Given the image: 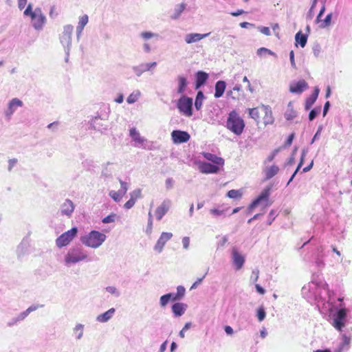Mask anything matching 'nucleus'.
Masks as SVG:
<instances>
[{"mask_svg":"<svg viewBox=\"0 0 352 352\" xmlns=\"http://www.w3.org/2000/svg\"><path fill=\"white\" fill-rule=\"evenodd\" d=\"M208 78V75L204 72L199 71L196 74V89L202 86Z\"/></svg>","mask_w":352,"mask_h":352,"instance_id":"nucleus-23","label":"nucleus"},{"mask_svg":"<svg viewBox=\"0 0 352 352\" xmlns=\"http://www.w3.org/2000/svg\"><path fill=\"white\" fill-rule=\"evenodd\" d=\"M205 276H206V275H204L202 278H198V279H197V280H196V281L192 284V285L191 286L190 289H195V288L197 287V285H199V284L202 282V280H203V279L204 278Z\"/></svg>","mask_w":352,"mask_h":352,"instance_id":"nucleus-54","label":"nucleus"},{"mask_svg":"<svg viewBox=\"0 0 352 352\" xmlns=\"http://www.w3.org/2000/svg\"><path fill=\"white\" fill-rule=\"evenodd\" d=\"M37 309L36 306H32L27 309L25 311L21 314V318L24 319L30 312L35 311Z\"/></svg>","mask_w":352,"mask_h":352,"instance_id":"nucleus-42","label":"nucleus"},{"mask_svg":"<svg viewBox=\"0 0 352 352\" xmlns=\"http://www.w3.org/2000/svg\"><path fill=\"white\" fill-rule=\"evenodd\" d=\"M227 128L236 135H241L245 128V122L239 113L233 110L230 112L227 122Z\"/></svg>","mask_w":352,"mask_h":352,"instance_id":"nucleus-3","label":"nucleus"},{"mask_svg":"<svg viewBox=\"0 0 352 352\" xmlns=\"http://www.w3.org/2000/svg\"><path fill=\"white\" fill-rule=\"evenodd\" d=\"M142 197V190L141 189H135L133 191H132L130 193V199L129 201H127L124 205V207L126 209H130L132 207L134 206L138 199H140Z\"/></svg>","mask_w":352,"mask_h":352,"instance_id":"nucleus-13","label":"nucleus"},{"mask_svg":"<svg viewBox=\"0 0 352 352\" xmlns=\"http://www.w3.org/2000/svg\"><path fill=\"white\" fill-rule=\"evenodd\" d=\"M256 290L260 294H264L265 293V290L259 285L256 284L255 285Z\"/></svg>","mask_w":352,"mask_h":352,"instance_id":"nucleus-56","label":"nucleus"},{"mask_svg":"<svg viewBox=\"0 0 352 352\" xmlns=\"http://www.w3.org/2000/svg\"><path fill=\"white\" fill-rule=\"evenodd\" d=\"M186 307L187 305L184 303L177 302L172 306V311L175 316H180L184 314Z\"/></svg>","mask_w":352,"mask_h":352,"instance_id":"nucleus-25","label":"nucleus"},{"mask_svg":"<svg viewBox=\"0 0 352 352\" xmlns=\"http://www.w3.org/2000/svg\"><path fill=\"white\" fill-rule=\"evenodd\" d=\"M106 289L111 294H115L116 292V289L114 287H107Z\"/></svg>","mask_w":352,"mask_h":352,"instance_id":"nucleus-64","label":"nucleus"},{"mask_svg":"<svg viewBox=\"0 0 352 352\" xmlns=\"http://www.w3.org/2000/svg\"><path fill=\"white\" fill-rule=\"evenodd\" d=\"M130 135L133 140L138 143L142 144L144 141V139L140 136V134L134 128L130 130Z\"/></svg>","mask_w":352,"mask_h":352,"instance_id":"nucleus-34","label":"nucleus"},{"mask_svg":"<svg viewBox=\"0 0 352 352\" xmlns=\"http://www.w3.org/2000/svg\"><path fill=\"white\" fill-rule=\"evenodd\" d=\"M170 296H171L170 295H168V294L161 296V298H160V305L162 307L166 306L167 305V303L168 302V301L170 300Z\"/></svg>","mask_w":352,"mask_h":352,"instance_id":"nucleus-43","label":"nucleus"},{"mask_svg":"<svg viewBox=\"0 0 352 352\" xmlns=\"http://www.w3.org/2000/svg\"><path fill=\"white\" fill-rule=\"evenodd\" d=\"M171 138L174 144H179L187 142L190 140V135L186 131L174 130L171 133Z\"/></svg>","mask_w":352,"mask_h":352,"instance_id":"nucleus-10","label":"nucleus"},{"mask_svg":"<svg viewBox=\"0 0 352 352\" xmlns=\"http://www.w3.org/2000/svg\"><path fill=\"white\" fill-rule=\"evenodd\" d=\"M78 232L76 227L64 232L56 240V244L58 248H63L67 245L75 237Z\"/></svg>","mask_w":352,"mask_h":352,"instance_id":"nucleus-7","label":"nucleus"},{"mask_svg":"<svg viewBox=\"0 0 352 352\" xmlns=\"http://www.w3.org/2000/svg\"><path fill=\"white\" fill-rule=\"evenodd\" d=\"M115 217H116L115 214H111L105 217L104 218H103L102 221L104 223H108L113 222L115 221Z\"/></svg>","mask_w":352,"mask_h":352,"instance_id":"nucleus-44","label":"nucleus"},{"mask_svg":"<svg viewBox=\"0 0 352 352\" xmlns=\"http://www.w3.org/2000/svg\"><path fill=\"white\" fill-rule=\"evenodd\" d=\"M170 206V201L169 200H164L160 206H159L155 210V214L157 220H161L162 217L168 211Z\"/></svg>","mask_w":352,"mask_h":352,"instance_id":"nucleus-15","label":"nucleus"},{"mask_svg":"<svg viewBox=\"0 0 352 352\" xmlns=\"http://www.w3.org/2000/svg\"><path fill=\"white\" fill-rule=\"evenodd\" d=\"M232 254L233 263L235 265L236 270H239L240 269L242 268L244 264V256L242 254H241L238 252V250L234 248L232 249Z\"/></svg>","mask_w":352,"mask_h":352,"instance_id":"nucleus-16","label":"nucleus"},{"mask_svg":"<svg viewBox=\"0 0 352 352\" xmlns=\"http://www.w3.org/2000/svg\"><path fill=\"white\" fill-rule=\"evenodd\" d=\"M172 236L173 234L170 232H162L155 245V250L158 252H161L166 243L169 241Z\"/></svg>","mask_w":352,"mask_h":352,"instance_id":"nucleus-14","label":"nucleus"},{"mask_svg":"<svg viewBox=\"0 0 352 352\" xmlns=\"http://www.w3.org/2000/svg\"><path fill=\"white\" fill-rule=\"evenodd\" d=\"M198 168L199 171L204 174L217 173L220 170L219 166L206 162H199Z\"/></svg>","mask_w":352,"mask_h":352,"instance_id":"nucleus-11","label":"nucleus"},{"mask_svg":"<svg viewBox=\"0 0 352 352\" xmlns=\"http://www.w3.org/2000/svg\"><path fill=\"white\" fill-rule=\"evenodd\" d=\"M203 156L205 159L214 163V165L218 166H223L224 165V160L222 157H218L210 153H203Z\"/></svg>","mask_w":352,"mask_h":352,"instance_id":"nucleus-17","label":"nucleus"},{"mask_svg":"<svg viewBox=\"0 0 352 352\" xmlns=\"http://www.w3.org/2000/svg\"><path fill=\"white\" fill-rule=\"evenodd\" d=\"M204 98V95L202 91H198L195 102V106L197 110H199L201 108L202 106V102Z\"/></svg>","mask_w":352,"mask_h":352,"instance_id":"nucleus-35","label":"nucleus"},{"mask_svg":"<svg viewBox=\"0 0 352 352\" xmlns=\"http://www.w3.org/2000/svg\"><path fill=\"white\" fill-rule=\"evenodd\" d=\"M23 102L18 98H13L8 104L6 116H10L13 114L17 107H21Z\"/></svg>","mask_w":352,"mask_h":352,"instance_id":"nucleus-21","label":"nucleus"},{"mask_svg":"<svg viewBox=\"0 0 352 352\" xmlns=\"http://www.w3.org/2000/svg\"><path fill=\"white\" fill-rule=\"evenodd\" d=\"M210 212L214 215H221L223 213V211L218 209H211Z\"/></svg>","mask_w":352,"mask_h":352,"instance_id":"nucleus-59","label":"nucleus"},{"mask_svg":"<svg viewBox=\"0 0 352 352\" xmlns=\"http://www.w3.org/2000/svg\"><path fill=\"white\" fill-rule=\"evenodd\" d=\"M58 14V11L55 6H52L50 8L49 15L51 18H55Z\"/></svg>","mask_w":352,"mask_h":352,"instance_id":"nucleus-46","label":"nucleus"},{"mask_svg":"<svg viewBox=\"0 0 352 352\" xmlns=\"http://www.w3.org/2000/svg\"><path fill=\"white\" fill-rule=\"evenodd\" d=\"M243 190H230L227 192V196L230 199H240L243 196Z\"/></svg>","mask_w":352,"mask_h":352,"instance_id":"nucleus-32","label":"nucleus"},{"mask_svg":"<svg viewBox=\"0 0 352 352\" xmlns=\"http://www.w3.org/2000/svg\"><path fill=\"white\" fill-rule=\"evenodd\" d=\"M23 14L30 17L32 25L35 30H41L43 28L46 23V18L41 8H36L34 10H32L31 4H29Z\"/></svg>","mask_w":352,"mask_h":352,"instance_id":"nucleus-2","label":"nucleus"},{"mask_svg":"<svg viewBox=\"0 0 352 352\" xmlns=\"http://www.w3.org/2000/svg\"><path fill=\"white\" fill-rule=\"evenodd\" d=\"M308 88V84L305 80L293 82L289 85V91L293 94H301Z\"/></svg>","mask_w":352,"mask_h":352,"instance_id":"nucleus-12","label":"nucleus"},{"mask_svg":"<svg viewBox=\"0 0 352 352\" xmlns=\"http://www.w3.org/2000/svg\"><path fill=\"white\" fill-rule=\"evenodd\" d=\"M74 210L73 202L69 199H66L63 204L60 212L63 215L71 216Z\"/></svg>","mask_w":352,"mask_h":352,"instance_id":"nucleus-18","label":"nucleus"},{"mask_svg":"<svg viewBox=\"0 0 352 352\" xmlns=\"http://www.w3.org/2000/svg\"><path fill=\"white\" fill-rule=\"evenodd\" d=\"M177 107L179 112L186 117L192 115V99L182 96L177 101Z\"/></svg>","mask_w":352,"mask_h":352,"instance_id":"nucleus-6","label":"nucleus"},{"mask_svg":"<svg viewBox=\"0 0 352 352\" xmlns=\"http://www.w3.org/2000/svg\"><path fill=\"white\" fill-rule=\"evenodd\" d=\"M18 1V7L20 10H23L26 3H27V0H17Z\"/></svg>","mask_w":352,"mask_h":352,"instance_id":"nucleus-53","label":"nucleus"},{"mask_svg":"<svg viewBox=\"0 0 352 352\" xmlns=\"http://www.w3.org/2000/svg\"><path fill=\"white\" fill-rule=\"evenodd\" d=\"M88 20H89V18L87 14H85L80 17L78 25L77 26V30L78 32L80 33L82 31L85 26L87 24Z\"/></svg>","mask_w":352,"mask_h":352,"instance_id":"nucleus-33","label":"nucleus"},{"mask_svg":"<svg viewBox=\"0 0 352 352\" xmlns=\"http://www.w3.org/2000/svg\"><path fill=\"white\" fill-rule=\"evenodd\" d=\"M177 81H178V88H177V93L179 94H183L188 85L187 79L186 77L183 76H179L177 77Z\"/></svg>","mask_w":352,"mask_h":352,"instance_id":"nucleus-28","label":"nucleus"},{"mask_svg":"<svg viewBox=\"0 0 352 352\" xmlns=\"http://www.w3.org/2000/svg\"><path fill=\"white\" fill-rule=\"evenodd\" d=\"M209 34H210V33L204 34H197V33L189 34L186 36L185 41L187 43H195V42L199 41L201 40L202 38L208 36Z\"/></svg>","mask_w":352,"mask_h":352,"instance_id":"nucleus-22","label":"nucleus"},{"mask_svg":"<svg viewBox=\"0 0 352 352\" xmlns=\"http://www.w3.org/2000/svg\"><path fill=\"white\" fill-rule=\"evenodd\" d=\"M185 292L186 289L183 286H178L177 287V292L175 293L176 296H177L176 298L182 299L184 297Z\"/></svg>","mask_w":352,"mask_h":352,"instance_id":"nucleus-40","label":"nucleus"},{"mask_svg":"<svg viewBox=\"0 0 352 352\" xmlns=\"http://www.w3.org/2000/svg\"><path fill=\"white\" fill-rule=\"evenodd\" d=\"M141 35L145 39H148L153 36V33L148 32H142Z\"/></svg>","mask_w":352,"mask_h":352,"instance_id":"nucleus-57","label":"nucleus"},{"mask_svg":"<svg viewBox=\"0 0 352 352\" xmlns=\"http://www.w3.org/2000/svg\"><path fill=\"white\" fill-rule=\"evenodd\" d=\"M280 151V148H278L274 149V151H272V153L268 155V157H267V161L268 162H272V161L274 160V158H275L276 155L278 153V152H279Z\"/></svg>","mask_w":352,"mask_h":352,"instance_id":"nucleus-41","label":"nucleus"},{"mask_svg":"<svg viewBox=\"0 0 352 352\" xmlns=\"http://www.w3.org/2000/svg\"><path fill=\"white\" fill-rule=\"evenodd\" d=\"M124 195L121 191L111 190L109 192V196L116 202L120 201Z\"/></svg>","mask_w":352,"mask_h":352,"instance_id":"nucleus-36","label":"nucleus"},{"mask_svg":"<svg viewBox=\"0 0 352 352\" xmlns=\"http://www.w3.org/2000/svg\"><path fill=\"white\" fill-rule=\"evenodd\" d=\"M265 316H266V314H265L264 308L263 307H259L257 310V314H256L258 321H260V322L263 321L265 319Z\"/></svg>","mask_w":352,"mask_h":352,"instance_id":"nucleus-39","label":"nucleus"},{"mask_svg":"<svg viewBox=\"0 0 352 352\" xmlns=\"http://www.w3.org/2000/svg\"><path fill=\"white\" fill-rule=\"evenodd\" d=\"M114 313H115V309L111 308L106 312L98 316L97 320L100 322H105L108 321L113 316Z\"/></svg>","mask_w":352,"mask_h":352,"instance_id":"nucleus-29","label":"nucleus"},{"mask_svg":"<svg viewBox=\"0 0 352 352\" xmlns=\"http://www.w3.org/2000/svg\"><path fill=\"white\" fill-rule=\"evenodd\" d=\"M257 54L258 56H263V54H270V55H272V56H276V54L274 52H273L270 50L267 49L265 47H261V48L258 49Z\"/></svg>","mask_w":352,"mask_h":352,"instance_id":"nucleus-38","label":"nucleus"},{"mask_svg":"<svg viewBox=\"0 0 352 352\" xmlns=\"http://www.w3.org/2000/svg\"><path fill=\"white\" fill-rule=\"evenodd\" d=\"M279 167L276 164H273L269 167L265 168L263 170L265 174V180L270 179L276 175H277Z\"/></svg>","mask_w":352,"mask_h":352,"instance_id":"nucleus-19","label":"nucleus"},{"mask_svg":"<svg viewBox=\"0 0 352 352\" xmlns=\"http://www.w3.org/2000/svg\"><path fill=\"white\" fill-rule=\"evenodd\" d=\"M249 117L253 119L257 125L267 126L274 122V118L269 105L260 104L254 108L248 109Z\"/></svg>","mask_w":352,"mask_h":352,"instance_id":"nucleus-1","label":"nucleus"},{"mask_svg":"<svg viewBox=\"0 0 352 352\" xmlns=\"http://www.w3.org/2000/svg\"><path fill=\"white\" fill-rule=\"evenodd\" d=\"M245 13V11L243 10H238L236 12H232L230 13V14L233 16H237L242 14Z\"/></svg>","mask_w":352,"mask_h":352,"instance_id":"nucleus-60","label":"nucleus"},{"mask_svg":"<svg viewBox=\"0 0 352 352\" xmlns=\"http://www.w3.org/2000/svg\"><path fill=\"white\" fill-rule=\"evenodd\" d=\"M106 235L96 230H93L88 235L82 238L83 244L93 248H98L105 241Z\"/></svg>","mask_w":352,"mask_h":352,"instance_id":"nucleus-4","label":"nucleus"},{"mask_svg":"<svg viewBox=\"0 0 352 352\" xmlns=\"http://www.w3.org/2000/svg\"><path fill=\"white\" fill-rule=\"evenodd\" d=\"M225 331L228 335H232L233 333V329L230 326H226L225 327Z\"/></svg>","mask_w":352,"mask_h":352,"instance_id":"nucleus-62","label":"nucleus"},{"mask_svg":"<svg viewBox=\"0 0 352 352\" xmlns=\"http://www.w3.org/2000/svg\"><path fill=\"white\" fill-rule=\"evenodd\" d=\"M346 317V309H340L334 316L333 320V326L338 331H341L345 326V320Z\"/></svg>","mask_w":352,"mask_h":352,"instance_id":"nucleus-8","label":"nucleus"},{"mask_svg":"<svg viewBox=\"0 0 352 352\" xmlns=\"http://www.w3.org/2000/svg\"><path fill=\"white\" fill-rule=\"evenodd\" d=\"M226 87V82L223 80H219L215 84L214 97L219 98L221 97Z\"/></svg>","mask_w":352,"mask_h":352,"instance_id":"nucleus-24","label":"nucleus"},{"mask_svg":"<svg viewBox=\"0 0 352 352\" xmlns=\"http://www.w3.org/2000/svg\"><path fill=\"white\" fill-rule=\"evenodd\" d=\"M331 17H332L331 13H330L326 16V17L323 21V23H324L322 25L323 27H327L330 25L331 21Z\"/></svg>","mask_w":352,"mask_h":352,"instance_id":"nucleus-49","label":"nucleus"},{"mask_svg":"<svg viewBox=\"0 0 352 352\" xmlns=\"http://www.w3.org/2000/svg\"><path fill=\"white\" fill-rule=\"evenodd\" d=\"M74 28L71 25L64 26L63 32L60 36L61 42L69 43L71 41Z\"/></svg>","mask_w":352,"mask_h":352,"instance_id":"nucleus-20","label":"nucleus"},{"mask_svg":"<svg viewBox=\"0 0 352 352\" xmlns=\"http://www.w3.org/2000/svg\"><path fill=\"white\" fill-rule=\"evenodd\" d=\"M289 59H290L292 66L294 68H296V63H295V60H294V52L293 50H292L289 52Z\"/></svg>","mask_w":352,"mask_h":352,"instance_id":"nucleus-51","label":"nucleus"},{"mask_svg":"<svg viewBox=\"0 0 352 352\" xmlns=\"http://www.w3.org/2000/svg\"><path fill=\"white\" fill-rule=\"evenodd\" d=\"M318 89H316L314 93H313L309 98L306 99L305 104V109L308 110L311 107L318 98Z\"/></svg>","mask_w":352,"mask_h":352,"instance_id":"nucleus-30","label":"nucleus"},{"mask_svg":"<svg viewBox=\"0 0 352 352\" xmlns=\"http://www.w3.org/2000/svg\"><path fill=\"white\" fill-rule=\"evenodd\" d=\"M296 45L298 43L301 47H304L307 42V35L302 34L301 31L295 35Z\"/></svg>","mask_w":352,"mask_h":352,"instance_id":"nucleus-31","label":"nucleus"},{"mask_svg":"<svg viewBox=\"0 0 352 352\" xmlns=\"http://www.w3.org/2000/svg\"><path fill=\"white\" fill-rule=\"evenodd\" d=\"M87 258V255L78 250H73L68 252L65 256L67 263H74L82 261Z\"/></svg>","mask_w":352,"mask_h":352,"instance_id":"nucleus-9","label":"nucleus"},{"mask_svg":"<svg viewBox=\"0 0 352 352\" xmlns=\"http://www.w3.org/2000/svg\"><path fill=\"white\" fill-rule=\"evenodd\" d=\"M294 136H295L294 133H292L289 135V137L287 138V140H286V142L284 144L285 147H289L292 145V142L294 138Z\"/></svg>","mask_w":352,"mask_h":352,"instance_id":"nucleus-48","label":"nucleus"},{"mask_svg":"<svg viewBox=\"0 0 352 352\" xmlns=\"http://www.w3.org/2000/svg\"><path fill=\"white\" fill-rule=\"evenodd\" d=\"M329 106H330L329 102L327 101L324 104V109H323V116H326V114L329 110Z\"/></svg>","mask_w":352,"mask_h":352,"instance_id":"nucleus-58","label":"nucleus"},{"mask_svg":"<svg viewBox=\"0 0 352 352\" xmlns=\"http://www.w3.org/2000/svg\"><path fill=\"white\" fill-rule=\"evenodd\" d=\"M120 186H121V192H122V195H125L126 192L128 190V185L127 183L120 181Z\"/></svg>","mask_w":352,"mask_h":352,"instance_id":"nucleus-50","label":"nucleus"},{"mask_svg":"<svg viewBox=\"0 0 352 352\" xmlns=\"http://www.w3.org/2000/svg\"><path fill=\"white\" fill-rule=\"evenodd\" d=\"M271 187L265 188L261 194L249 206L248 210L252 212L258 204L263 203L264 207L271 206L272 203L269 200Z\"/></svg>","mask_w":352,"mask_h":352,"instance_id":"nucleus-5","label":"nucleus"},{"mask_svg":"<svg viewBox=\"0 0 352 352\" xmlns=\"http://www.w3.org/2000/svg\"><path fill=\"white\" fill-rule=\"evenodd\" d=\"M139 96H140L139 91L133 92L128 96V98L126 99V102L129 104L134 103L138 100Z\"/></svg>","mask_w":352,"mask_h":352,"instance_id":"nucleus-37","label":"nucleus"},{"mask_svg":"<svg viewBox=\"0 0 352 352\" xmlns=\"http://www.w3.org/2000/svg\"><path fill=\"white\" fill-rule=\"evenodd\" d=\"M242 89L241 86H235L232 90L227 92L228 96L230 97L232 100H239L241 96Z\"/></svg>","mask_w":352,"mask_h":352,"instance_id":"nucleus-27","label":"nucleus"},{"mask_svg":"<svg viewBox=\"0 0 352 352\" xmlns=\"http://www.w3.org/2000/svg\"><path fill=\"white\" fill-rule=\"evenodd\" d=\"M261 33H263L265 35L270 36L271 34L270 30L268 27H263L261 29Z\"/></svg>","mask_w":352,"mask_h":352,"instance_id":"nucleus-55","label":"nucleus"},{"mask_svg":"<svg viewBox=\"0 0 352 352\" xmlns=\"http://www.w3.org/2000/svg\"><path fill=\"white\" fill-rule=\"evenodd\" d=\"M325 10V7L324 6H323L319 12V14H318L317 16V18H316V21L318 23L320 21V17L323 14Z\"/></svg>","mask_w":352,"mask_h":352,"instance_id":"nucleus-61","label":"nucleus"},{"mask_svg":"<svg viewBox=\"0 0 352 352\" xmlns=\"http://www.w3.org/2000/svg\"><path fill=\"white\" fill-rule=\"evenodd\" d=\"M183 246L185 249L188 248L190 245V239L187 236L184 237L182 239Z\"/></svg>","mask_w":352,"mask_h":352,"instance_id":"nucleus-52","label":"nucleus"},{"mask_svg":"<svg viewBox=\"0 0 352 352\" xmlns=\"http://www.w3.org/2000/svg\"><path fill=\"white\" fill-rule=\"evenodd\" d=\"M320 107H318V109H312L309 114V120H313L317 116V114L320 112Z\"/></svg>","mask_w":352,"mask_h":352,"instance_id":"nucleus-45","label":"nucleus"},{"mask_svg":"<svg viewBox=\"0 0 352 352\" xmlns=\"http://www.w3.org/2000/svg\"><path fill=\"white\" fill-rule=\"evenodd\" d=\"M297 113L294 109V106L292 102H289L287 104V109L285 112V118L287 120H292L296 117Z\"/></svg>","mask_w":352,"mask_h":352,"instance_id":"nucleus-26","label":"nucleus"},{"mask_svg":"<svg viewBox=\"0 0 352 352\" xmlns=\"http://www.w3.org/2000/svg\"><path fill=\"white\" fill-rule=\"evenodd\" d=\"M168 295H170L171 296L170 297V300L176 301V300H180L179 298H176V297H177V296H176L175 294L170 293V294H168Z\"/></svg>","mask_w":352,"mask_h":352,"instance_id":"nucleus-63","label":"nucleus"},{"mask_svg":"<svg viewBox=\"0 0 352 352\" xmlns=\"http://www.w3.org/2000/svg\"><path fill=\"white\" fill-rule=\"evenodd\" d=\"M303 161H304V158L302 156L301 159H300V162H299L296 170L294 171V173H293V175H292L291 178L289 179V182H288V184L292 182L294 179V177H295L296 174L297 173V172L299 170L300 168L301 167V166L303 164Z\"/></svg>","mask_w":352,"mask_h":352,"instance_id":"nucleus-47","label":"nucleus"}]
</instances>
